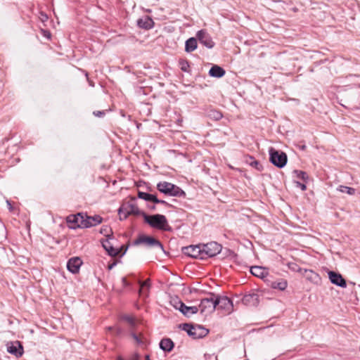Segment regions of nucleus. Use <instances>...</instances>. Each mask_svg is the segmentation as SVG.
Instances as JSON below:
<instances>
[{"mask_svg":"<svg viewBox=\"0 0 360 360\" xmlns=\"http://www.w3.org/2000/svg\"><path fill=\"white\" fill-rule=\"evenodd\" d=\"M143 219L144 221L152 228L167 231L172 230L165 215L160 214L148 215L146 213Z\"/></svg>","mask_w":360,"mask_h":360,"instance_id":"1","label":"nucleus"},{"mask_svg":"<svg viewBox=\"0 0 360 360\" xmlns=\"http://www.w3.org/2000/svg\"><path fill=\"white\" fill-rule=\"evenodd\" d=\"M120 218L121 220L126 219L129 215L142 216L144 217L146 213L139 210L134 202V199L124 202L118 210Z\"/></svg>","mask_w":360,"mask_h":360,"instance_id":"2","label":"nucleus"},{"mask_svg":"<svg viewBox=\"0 0 360 360\" xmlns=\"http://www.w3.org/2000/svg\"><path fill=\"white\" fill-rule=\"evenodd\" d=\"M158 190L166 195L181 197L185 192L179 186L167 181H162L157 185Z\"/></svg>","mask_w":360,"mask_h":360,"instance_id":"3","label":"nucleus"},{"mask_svg":"<svg viewBox=\"0 0 360 360\" xmlns=\"http://www.w3.org/2000/svg\"><path fill=\"white\" fill-rule=\"evenodd\" d=\"M270 162L278 168L284 167L288 162V157L285 153L270 148L269 150Z\"/></svg>","mask_w":360,"mask_h":360,"instance_id":"4","label":"nucleus"},{"mask_svg":"<svg viewBox=\"0 0 360 360\" xmlns=\"http://www.w3.org/2000/svg\"><path fill=\"white\" fill-rule=\"evenodd\" d=\"M200 314L204 315L210 314L216 309L215 294L210 293V297L201 300L199 307Z\"/></svg>","mask_w":360,"mask_h":360,"instance_id":"5","label":"nucleus"},{"mask_svg":"<svg viewBox=\"0 0 360 360\" xmlns=\"http://www.w3.org/2000/svg\"><path fill=\"white\" fill-rule=\"evenodd\" d=\"M135 245L145 244L148 247L158 248L162 252L166 253L161 242L153 237L145 235L139 236L134 242Z\"/></svg>","mask_w":360,"mask_h":360,"instance_id":"6","label":"nucleus"},{"mask_svg":"<svg viewBox=\"0 0 360 360\" xmlns=\"http://www.w3.org/2000/svg\"><path fill=\"white\" fill-rule=\"evenodd\" d=\"M202 250L203 259L205 257H212L220 253L221 245L214 241L201 245Z\"/></svg>","mask_w":360,"mask_h":360,"instance_id":"7","label":"nucleus"},{"mask_svg":"<svg viewBox=\"0 0 360 360\" xmlns=\"http://www.w3.org/2000/svg\"><path fill=\"white\" fill-rule=\"evenodd\" d=\"M216 307H218V309H221L230 314L233 311V302L226 296H219L215 295Z\"/></svg>","mask_w":360,"mask_h":360,"instance_id":"8","label":"nucleus"},{"mask_svg":"<svg viewBox=\"0 0 360 360\" xmlns=\"http://www.w3.org/2000/svg\"><path fill=\"white\" fill-rule=\"evenodd\" d=\"M67 223L72 229L82 228V224H84V214L77 213V214H70L67 217Z\"/></svg>","mask_w":360,"mask_h":360,"instance_id":"9","label":"nucleus"},{"mask_svg":"<svg viewBox=\"0 0 360 360\" xmlns=\"http://www.w3.org/2000/svg\"><path fill=\"white\" fill-rule=\"evenodd\" d=\"M183 252L191 257L203 259L201 245L184 247L183 248Z\"/></svg>","mask_w":360,"mask_h":360,"instance_id":"10","label":"nucleus"},{"mask_svg":"<svg viewBox=\"0 0 360 360\" xmlns=\"http://www.w3.org/2000/svg\"><path fill=\"white\" fill-rule=\"evenodd\" d=\"M196 37L199 41L207 48L212 49L214 46L215 44L212 41V37L205 30H199L196 34Z\"/></svg>","mask_w":360,"mask_h":360,"instance_id":"11","label":"nucleus"},{"mask_svg":"<svg viewBox=\"0 0 360 360\" xmlns=\"http://www.w3.org/2000/svg\"><path fill=\"white\" fill-rule=\"evenodd\" d=\"M176 309H179L184 316L190 317L193 314L198 313L199 309L196 306L188 307L184 302L179 301L175 306Z\"/></svg>","mask_w":360,"mask_h":360,"instance_id":"12","label":"nucleus"},{"mask_svg":"<svg viewBox=\"0 0 360 360\" xmlns=\"http://www.w3.org/2000/svg\"><path fill=\"white\" fill-rule=\"evenodd\" d=\"M7 352L16 357H20L23 354V347L19 341L7 344Z\"/></svg>","mask_w":360,"mask_h":360,"instance_id":"13","label":"nucleus"},{"mask_svg":"<svg viewBox=\"0 0 360 360\" xmlns=\"http://www.w3.org/2000/svg\"><path fill=\"white\" fill-rule=\"evenodd\" d=\"M84 224H82V228H89L96 226L101 223L102 217L99 215H94L93 217L87 216L84 214Z\"/></svg>","mask_w":360,"mask_h":360,"instance_id":"14","label":"nucleus"},{"mask_svg":"<svg viewBox=\"0 0 360 360\" xmlns=\"http://www.w3.org/2000/svg\"><path fill=\"white\" fill-rule=\"evenodd\" d=\"M112 237L111 236H108V238L101 241L103 248L106 250L108 254L112 257H116L120 254V250L115 248L110 240L112 239Z\"/></svg>","mask_w":360,"mask_h":360,"instance_id":"15","label":"nucleus"},{"mask_svg":"<svg viewBox=\"0 0 360 360\" xmlns=\"http://www.w3.org/2000/svg\"><path fill=\"white\" fill-rule=\"evenodd\" d=\"M328 277L333 284L342 288H345L347 286L346 281L340 274L330 271L328 272Z\"/></svg>","mask_w":360,"mask_h":360,"instance_id":"16","label":"nucleus"},{"mask_svg":"<svg viewBox=\"0 0 360 360\" xmlns=\"http://www.w3.org/2000/svg\"><path fill=\"white\" fill-rule=\"evenodd\" d=\"M82 264V261L79 257H72L68 261L67 268L72 274H76L79 271Z\"/></svg>","mask_w":360,"mask_h":360,"instance_id":"17","label":"nucleus"},{"mask_svg":"<svg viewBox=\"0 0 360 360\" xmlns=\"http://www.w3.org/2000/svg\"><path fill=\"white\" fill-rule=\"evenodd\" d=\"M242 301L245 305L257 306L259 304V295L255 292L245 295Z\"/></svg>","mask_w":360,"mask_h":360,"instance_id":"18","label":"nucleus"},{"mask_svg":"<svg viewBox=\"0 0 360 360\" xmlns=\"http://www.w3.org/2000/svg\"><path fill=\"white\" fill-rule=\"evenodd\" d=\"M209 333V330L203 327L202 326L196 324L194 325L193 330V339L202 338L206 336Z\"/></svg>","mask_w":360,"mask_h":360,"instance_id":"19","label":"nucleus"},{"mask_svg":"<svg viewBox=\"0 0 360 360\" xmlns=\"http://www.w3.org/2000/svg\"><path fill=\"white\" fill-rule=\"evenodd\" d=\"M137 25L141 28L149 30L153 27L154 22L152 18L148 16H146L143 18L139 19L137 20Z\"/></svg>","mask_w":360,"mask_h":360,"instance_id":"20","label":"nucleus"},{"mask_svg":"<svg viewBox=\"0 0 360 360\" xmlns=\"http://www.w3.org/2000/svg\"><path fill=\"white\" fill-rule=\"evenodd\" d=\"M174 347L173 341L170 338H163L160 342V348L165 352H171Z\"/></svg>","mask_w":360,"mask_h":360,"instance_id":"21","label":"nucleus"},{"mask_svg":"<svg viewBox=\"0 0 360 360\" xmlns=\"http://www.w3.org/2000/svg\"><path fill=\"white\" fill-rule=\"evenodd\" d=\"M225 73V70L221 67L217 65H213L209 71V75L211 77L217 78L222 77Z\"/></svg>","mask_w":360,"mask_h":360,"instance_id":"22","label":"nucleus"},{"mask_svg":"<svg viewBox=\"0 0 360 360\" xmlns=\"http://www.w3.org/2000/svg\"><path fill=\"white\" fill-rule=\"evenodd\" d=\"M140 289L139 293L141 296L147 297L148 292L150 288V279H147L145 281H139Z\"/></svg>","mask_w":360,"mask_h":360,"instance_id":"23","label":"nucleus"},{"mask_svg":"<svg viewBox=\"0 0 360 360\" xmlns=\"http://www.w3.org/2000/svg\"><path fill=\"white\" fill-rule=\"evenodd\" d=\"M138 197L140 199H143L147 202H152L153 203L155 202L158 201V198H157V196L155 195L143 192V191H138Z\"/></svg>","mask_w":360,"mask_h":360,"instance_id":"24","label":"nucleus"},{"mask_svg":"<svg viewBox=\"0 0 360 360\" xmlns=\"http://www.w3.org/2000/svg\"><path fill=\"white\" fill-rule=\"evenodd\" d=\"M197 39L194 37H191L186 41L185 51L188 53L192 52L197 49Z\"/></svg>","mask_w":360,"mask_h":360,"instance_id":"25","label":"nucleus"},{"mask_svg":"<svg viewBox=\"0 0 360 360\" xmlns=\"http://www.w3.org/2000/svg\"><path fill=\"white\" fill-rule=\"evenodd\" d=\"M250 272L252 275L262 278L265 277L266 275L265 269L263 267L259 266H252L250 268Z\"/></svg>","mask_w":360,"mask_h":360,"instance_id":"26","label":"nucleus"},{"mask_svg":"<svg viewBox=\"0 0 360 360\" xmlns=\"http://www.w3.org/2000/svg\"><path fill=\"white\" fill-rule=\"evenodd\" d=\"M287 281L284 279H279L277 281H271L270 286L274 289L284 290L287 288Z\"/></svg>","mask_w":360,"mask_h":360,"instance_id":"27","label":"nucleus"},{"mask_svg":"<svg viewBox=\"0 0 360 360\" xmlns=\"http://www.w3.org/2000/svg\"><path fill=\"white\" fill-rule=\"evenodd\" d=\"M246 162L252 167H255L258 171L263 170V166L262 164L256 160L253 157L250 156L247 160Z\"/></svg>","mask_w":360,"mask_h":360,"instance_id":"28","label":"nucleus"},{"mask_svg":"<svg viewBox=\"0 0 360 360\" xmlns=\"http://www.w3.org/2000/svg\"><path fill=\"white\" fill-rule=\"evenodd\" d=\"M293 173L297 179L303 180L304 181H306L309 178L308 174L305 172L301 170H294Z\"/></svg>","mask_w":360,"mask_h":360,"instance_id":"29","label":"nucleus"},{"mask_svg":"<svg viewBox=\"0 0 360 360\" xmlns=\"http://www.w3.org/2000/svg\"><path fill=\"white\" fill-rule=\"evenodd\" d=\"M193 327L194 325L190 323H184L182 326V330L186 331L187 334L192 338Z\"/></svg>","mask_w":360,"mask_h":360,"instance_id":"30","label":"nucleus"},{"mask_svg":"<svg viewBox=\"0 0 360 360\" xmlns=\"http://www.w3.org/2000/svg\"><path fill=\"white\" fill-rule=\"evenodd\" d=\"M339 191L342 193H346L349 195H354L355 193V189L351 187L340 186Z\"/></svg>","mask_w":360,"mask_h":360,"instance_id":"31","label":"nucleus"},{"mask_svg":"<svg viewBox=\"0 0 360 360\" xmlns=\"http://www.w3.org/2000/svg\"><path fill=\"white\" fill-rule=\"evenodd\" d=\"M131 337L139 345L143 344L146 340V338L142 334H141L140 336H139L135 333H131Z\"/></svg>","mask_w":360,"mask_h":360,"instance_id":"32","label":"nucleus"},{"mask_svg":"<svg viewBox=\"0 0 360 360\" xmlns=\"http://www.w3.org/2000/svg\"><path fill=\"white\" fill-rule=\"evenodd\" d=\"M123 320L126 321L129 324H130L131 326H134L136 321L134 317L129 316V315H124L122 317Z\"/></svg>","mask_w":360,"mask_h":360,"instance_id":"33","label":"nucleus"},{"mask_svg":"<svg viewBox=\"0 0 360 360\" xmlns=\"http://www.w3.org/2000/svg\"><path fill=\"white\" fill-rule=\"evenodd\" d=\"M93 114L96 116V117H102L103 115H105V112L104 111H94L93 112Z\"/></svg>","mask_w":360,"mask_h":360,"instance_id":"34","label":"nucleus"},{"mask_svg":"<svg viewBox=\"0 0 360 360\" xmlns=\"http://www.w3.org/2000/svg\"><path fill=\"white\" fill-rule=\"evenodd\" d=\"M296 184H297V186L300 187L302 189V191H305L307 189V186H306L305 184H302V183L298 182V181H296Z\"/></svg>","mask_w":360,"mask_h":360,"instance_id":"35","label":"nucleus"},{"mask_svg":"<svg viewBox=\"0 0 360 360\" xmlns=\"http://www.w3.org/2000/svg\"><path fill=\"white\" fill-rule=\"evenodd\" d=\"M154 203H160V204H162V205H165L167 206H170V205L169 203H167L166 201L165 200H159L158 199V202H155Z\"/></svg>","mask_w":360,"mask_h":360,"instance_id":"36","label":"nucleus"},{"mask_svg":"<svg viewBox=\"0 0 360 360\" xmlns=\"http://www.w3.org/2000/svg\"><path fill=\"white\" fill-rule=\"evenodd\" d=\"M122 283L124 286L129 285V283L127 281L125 277L122 278Z\"/></svg>","mask_w":360,"mask_h":360,"instance_id":"37","label":"nucleus"},{"mask_svg":"<svg viewBox=\"0 0 360 360\" xmlns=\"http://www.w3.org/2000/svg\"><path fill=\"white\" fill-rule=\"evenodd\" d=\"M221 117H222V115H221V114L220 112H214V117L216 120H219Z\"/></svg>","mask_w":360,"mask_h":360,"instance_id":"38","label":"nucleus"},{"mask_svg":"<svg viewBox=\"0 0 360 360\" xmlns=\"http://www.w3.org/2000/svg\"><path fill=\"white\" fill-rule=\"evenodd\" d=\"M41 20L42 21H44V20H46L48 19V16L46 14H44V13H41Z\"/></svg>","mask_w":360,"mask_h":360,"instance_id":"39","label":"nucleus"},{"mask_svg":"<svg viewBox=\"0 0 360 360\" xmlns=\"http://www.w3.org/2000/svg\"><path fill=\"white\" fill-rule=\"evenodd\" d=\"M44 36H45V37H48V38H50V37H51V34H50V32H46H46H44Z\"/></svg>","mask_w":360,"mask_h":360,"instance_id":"40","label":"nucleus"},{"mask_svg":"<svg viewBox=\"0 0 360 360\" xmlns=\"http://www.w3.org/2000/svg\"><path fill=\"white\" fill-rule=\"evenodd\" d=\"M116 265V263L114 262L108 266L109 269H112Z\"/></svg>","mask_w":360,"mask_h":360,"instance_id":"41","label":"nucleus"},{"mask_svg":"<svg viewBox=\"0 0 360 360\" xmlns=\"http://www.w3.org/2000/svg\"><path fill=\"white\" fill-rule=\"evenodd\" d=\"M131 360H139V356L136 354L133 358L131 359Z\"/></svg>","mask_w":360,"mask_h":360,"instance_id":"42","label":"nucleus"},{"mask_svg":"<svg viewBox=\"0 0 360 360\" xmlns=\"http://www.w3.org/2000/svg\"><path fill=\"white\" fill-rule=\"evenodd\" d=\"M181 70H182L183 71H184V72L187 71V68H186V67L185 65H182V67H181Z\"/></svg>","mask_w":360,"mask_h":360,"instance_id":"43","label":"nucleus"},{"mask_svg":"<svg viewBox=\"0 0 360 360\" xmlns=\"http://www.w3.org/2000/svg\"><path fill=\"white\" fill-rule=\"evenodd\" d=\"M88 81H89V85H90V86H94V83H93L92 82L89 81V79H88Z\"/></svg>","mask_w":360,"mask_h":360,"instance_id":"44","label":"nucleus"},{"mask_svg":"<svg viewBox=\"0 0 360 360\" xmlns=\"http://www.w3.org/2000/svg\"><path fill=\"white\" fill-rule=\"evenodd\" d=\"M145 357H146V360H150L149 355L147 354V355H146Z\"/></svg>","mask_w":360,"mask_h":360,"instance_id":"45","label":"nucleus"},{"mask_svg":"<svg viewBox=\"0 0 360 360\" xmlns=\"http://www.w3.org/2000/svg\"><path fill=\"white\" fill-rule=\"evenodd\" d=\"M105 231H106V229H104V230H103V229H101V233H103V232H105Z\"/></svg>","mask_w":360,"mask_h":360,"instance_id":"46","label":"nucleus"},{"mask_svg":"<svg viewBox=\"0 0 360 360\" xmlns=\"http://www.w3.org/2000/svg\"><path fill=\"white\" fill-rule=\"evenodd\" d=\"M105 231H106V229H104V230H103V229H101V233H103V232H105Z\"/></svg>","mask_w":360,"mask_h":360,"instance_id":"47","label":"nucleus"},{"mask_svg":"<svg viewBox=\"0 0 360 360\" xmlns=\"http://www.w3.org/2000/svg\"><path fill=\"white\" fill-rule=\"evenodd\" d=\"M105 231H106V229H104V230H103V229H101V233H103V232H105Z\"/></svg>","mask_w":360,"mask_h":360,"instance_id":"48","label":"nucleus"},{"mask_svg":"<svg viewBox=\"0 0 360 360\" xmlns=\"http://www.w3.org/2000/svg\"><path fill=\"white\" fill-rule=\"evenodd\" d=\"M155 209V207L154 205L150 207V210H154Z\"/></svg>","mask_w":360,"mask_h":360,"instance_id":"49","label":"nucleus"},{"mask_svg":"<svg viewBox=\"0 0 360 360\" xmlns=\"http://www.w3.org/2000/svg\"><path fill=\"white\" fill-rule=\"evenodd\" d=\"M117 360H124V359L121 357H118Z\"/></svg>","mask_w":360,"mask_h":360,"instance_id":"50","label":"nucleus"},{"mask_svg":"<svg viewBox=\"0 0 360 360\" xmlns=\"http://www.w3.org/2000/svg\"><path fill=\"white\" fill-rule=\"evenodd\" d=\"M7 203L9 206H11V203L8 201H7Z\"/></svg>","mask_w":360,"mask_h":360,"instance_id":"51","label":"nucleus"},{"mask_svg":"<svg viewBox=\"0 0 360 360\" xmlns=\"http://www.w3.org/2000/svg\"><path fill=\"white\" fill-rule=\"evenodd\" d=\"M108 329L109 330H112V327H109Z\"/></svg>","mask_w":360,"mask_h":360,"instance_id":"52","label":"nucleus"}]
</instances>
